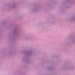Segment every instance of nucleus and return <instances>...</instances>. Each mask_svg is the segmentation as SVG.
<instances>
[{"label":"nucleus","instance_id":"4","mask_svg":"<svg viewBox=\"0 0 75 75\" xmlns=\"http://www.w3.org/2000/svg\"><path fill=\"white\" fill-rule=\"evenodd\" d=\"M16 30H14V33H15V32H16Z\"/></svg>","mask_w":75,"mask_h":75},{"label":"nucleus","instance_id":"2","mask_svg":"<svg viewBox=\"0 0 75 75\" xmlns=\"http://www.w3.org/2000/svg\"><path fill=\"white\" fill-rule=\"evenodd\" d=\"M72 20H73V21H74V20H75V17H73L72 18Z\"/></svg>","mask_w":75,"mask_h":75},{"label":"nucleus","instance_id":"5","mask_svg":"<svg viewBox=\"0 0 75 75\" xmlns=\"http://www.w3.org/2000/svg\"><path fill=\"white\" fill-rule=\"evenodd\" d=\"M74 41H75V40H73L72 41V42H74Z\"/></svg>","mask_w":75,"mask_h":75},{"label":"nucleus","instance_id":"1","mask_svg":"<svg viewBox=\"0 0 75 75\" xmlns=\"http://www.w3.org/2000/svg\"><path fill=\"white\" fill-rule=\"evenodd\" d=\"M32 54V52L31 51H30L27 53V54H28L29 55H30V54Z\"/></svg>","mask_w":75,"mask_h":75},{"label":"nucleus","instance_id":"3","mask_svg":"<svg viewBox=\"0 0 75 75\" xmlns=\"http://www.w3.org/2000/svg\"><path fill=\"white\" fill-rule=\"evenodd\" d=\"M15 7V5L14 4H13L11 6V7Z\"/></svg>","mask_w":75,"mask_h":75},{"label":"nucleus","instance_id":"6","mask_svg":"<svg viewBox=\"0 0 75 75\" xmlns=\"http://www.w3.org/2000/svg\"><path fill=\"white\" fill-rule=\"evenodd\" d=\"M33 11H35V9H33Z\"/></svg>","mask_w":75,"mask_h":75}]
</instances>
